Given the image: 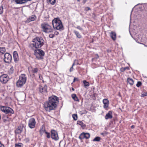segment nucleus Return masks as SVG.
<instances>
[{"instance_id": "de8ad7c7", "label": "nucleus", "mask_w": 147, "mask_h": 147, "mask_svg": "<svg viewBox=\"0 0 147 147\" xmlns=\"http://www.w3.org/2000/svg\"><path fill=\"white\" fill-rule=\"evenodd\" d=\"M59 34V32H58L55 31L54 32V34H55V35H58Z\"/></svg>"}, {"instance_id": "ddd939ff", "label": "nucleus", "mask_w": 147, "mask_h": 147, "mask_svg": "<svg viewBox=\"0 0 147 147\" xmlns=\"http://www.w3.org/2000/svg\"><path fill=\"white\" fill-rule=\"evenodd\" d=\"M47 86L45 85L44 86H39V90L41 93H45L47 92Z\"/></svg>"}, {"instance_id": "bb28decb", "label": "nucleus", "mask_w": 147, "mask_h": 147, "mask_svg": "<svg viewBox=\"0 0 147 147\" xmlns=\"http://www.w3.org/2000/svg\"><path fill=\"white\" fill-rule=\"evenodd\" d=\"M5 51V49L4 47H0V54H3Z\"/></svg>"}, {"instance_id": "f3484780", "label": "nucleus", "mask_w": 147, "mask_h": 147, "mask_svg": "<svg viewBox=\"0 0 147 147\" xmlns=\"http://www.w3.org/2000/svg\"><path fill=\"white\" fill-rule=\"evenodd\" d=\"M112 117V112L111 111H109L108 113L106 115L105 117V118L106 119H111Z\"/></svg>"}, {"instance_id": "393cba45", "label": "nucleus", "mask_w": 147, "mask_h": 147, "mask_svg": "<svg viewBox=\"0 0 147 147\" xmlns=\"http://www.w3.org/2000/svg\"><path fill=\"white\" fill-rule=\"evenodd\" d=\"M3 121L4 122L9 121V119L7 116H4L2 118Z\"/></svg>"}, {"instance_id": "6ab92c4d", "label": "nucleus", "mask_w": 147, "mask_h": 147, "mask_svg": "<svg viewBox=\"0 0 147 147\" xmlns=\"http://www.w3.org/2000/svg\"><path fill=\"white\" fill-rule=\"evenodd\" d=\"M112 39L114 40H115L116 39V34L115 32H111L110 33Z\"/></svg>"}, {"instance_id": "8fccbe9b", "label": "nucleus", "mask_w": 147, "mask_h": 147, "mask_svg": "<svg viewBox=\"0 0 147 147\" xmlns=\"http://www.w3.org/2000/svg\"><path fill=\"white\" fill-rule=\"evenodd\" d=\"M76 61V60H74V63H73V65H72V66H73L74 65H75V61Z\"/></svg>"}, {"instance_id": "09e8293b", "label": "nucleus", "mask_w": 147, "mask_h": 147, "mask_svg": "<svg viewBox=\"0 0 147 147\" xmlns=\"http://www.w3.org/2000/svg\"><path fill=\"white\" fill-rule=\"evenodd\" d=\"M0 147H4V145L1 144V142H0Z\"/></svg>"}, {"instance_id": "a878e982", "label": "nucleus", "mask_w": 147, "mask_h": 147, "mask_svg": "<svg viewBox=\"0 0 147 147\" xmlns=\"http://www.w3.org/2000/svg\"><path fill=\"white\" fill-rule=\"evenodd\" d=\"M79 138L81 140L85 138V133L83 132L81 133L79 137Z\"/></svg>"}, {"instance_id": "9b49d317", "label": "nucleus", "mask_w": 147, "mask_h": 147, "mask_svg": "<svg viewBox=\"0 0 147 147\" xmlns=\"http://www.w3.org/2000/svg\"><path fill=\"white\" fill-rule=\"evenodd\" d=\"M25 94L23 92H20L16 94V96L19 101H22L24 98Z\"/></svg>"}, {"instance_id": "20e7f679", "label": "nucleus", "mask_w": 147, "mask_h": 147, "mask_svg": "<svg viewBox=\"0 0 147 147\" xmlns=\"http://www.w3.org/2000/svg\"><path fill=\"white\" fill-rule=\"evenodd\" d=\"M19 80L16 83V86L18 87H22L26 82V77L25 74H22L19 77Z\"/></svg>"}, {"instance_id": "aec40b11", "label": "nucleus", "mask_w": 147, "mask_h": 147, "mask_svg": "<svg viewBox=\"0 0 147 147\" xmlns=\"http://www.w3.org/2000/svg\"><path fill=\"white\" fill-rule=\"evenodd\" d=\"M77 124L81 125L83 128H84L86 127V125L83 123L81 121H78L77 122Z\"/></svg>"}, {"instance_id": "4468645a", "label": "nucleus", "mask_w": 147, "mask_h": 147, "mask_svg": "<svg viewBox=\"0 0 147 147\" xmlns=\"http://www.w3.org/2000/svg\"><path fill=\"white\" fill-rule=\"evenodd\" d=\"M104 104L103 107L105 109H106L109 107V101L107 99H104L102 100Z\"/></svg>"}, {"instance_id": "7ed1b4c3", "label": "nucleus", "mask_w": 147, "mask_h": 147, "mask_svg": "<svg viewBox=\"0 0 147 147\" xmlns=\"http://www.w3.org/2000/svg\"><path fill=\"white\" fill-rule=\"evenodd\" d=\"M52 23L54 28L60 31L63 30V25L61 21L59 19H54L52 20Z\"/></svg>"}, {"instance_id": "4d7b16f0", "label": "nucleus", "mask_w": 147, "mask_h": 147, "mask_svg": "<svg viewBox=\"0 0 147 147\" xmlns=\"http://www.w3.org/2000/svg\"><path fill=\"white\" fill-rule=\"evenodd\" d=\"M72 90H74V88H72Z\"/></svg>"}, {"instance_id": "473e14b6", "label": "nucleus", "mask_w": 147, "mask_h": 147, "mask_svg": "<svg viewBox=\"0 0 147 147\" xmlns=\"http://www.w3.org/2000/svg\"><path fill=\"white\" fill-rule=\"evenodd\" d=\"M72 117L74 120H76L78 119V116L77 114H74L72 115Z\"/></svg>"}, {"instance_id": "5fc2aeb1", "label": "nucleus", "mask_w": 147, "mask_h": 147, "mask_svg": "<svg viewBox=\"0 0 147 147\" xmlns=\"http://www.w3.org/2000/svg\"><path fill=\"white\" fill-rule=\"evenodd\" d=\"M78 2H80V0H77Z\"/></svg>"}, {"instance_id": "864d4df0", "label": "nucleus", "mask_w": 147, "mask_h": 147, "mask_svg": "<svg viewBox=\"0 0 147 147\" xmlns=\"http://www.w3.org/2000/svg\"><path fill=\"white\" fill-rule=\"evenodd\" d=\"M83 3H85V1H83Z\"/></svg>"}, {"instance_id": "b1692460", "label": "nucleus", "mask_w": 147, "mask_h": 147, "mask_svg": "<svg viewBox=\"0 0 147 147\" xmlns=\"http://www.w3.org/2000/svg\"><path fill=\"white\" fill-rule=\"evenodd\" d=\"M71 97L72 98L76 101H79V100L78 99L77 97L75 94H73L71 95Z\"/></svg>"}, {"instance_id": "5701e85b", "label": "nucleus", "mask_w": 147, "mask_h": 147, "mask_svg": "<svg viewBox=\"0 0 147 147\" xmlns=\"http://www.w3.org/2000/svg\"><path fill=\"white\" fill-rule=\"evenodd\" d=\"M74 32L75 33L77 37L79 38H82V36L80 35L79 33L76 30H74Z\"/></svg>"}, {"instance_id": "3c124183", "label": "nucleus", "mask_w": 147, "mask_h": 147, "mask_svg": "<svg viewBox=\"0 0 147 147\" xmlns=\"http://www.w3.org/2000/svg\"><path fill=\"white\" fill-rule=\"evenodd\" d=\"M144 96H146L147 95V93H145L144 95L143 94Z\"/></svg>"}, {"instance_id": "e433bc0d", "label": "nucleus", "mask_w": 147, "mask_h": 147, "mask_svg": "<svg viewBox=\"0 0 147 147\" xmlns=\"http://www.w3.org/2000/svg\"><path fill=\"white\" fill-rule=\"evenodd\" d=\"M108 133L106 131H104L103 132L101 133L100 134L103 136H105V135L107 134Z\"/></svg>"}, {"instance_id": "4c0bfd02", "label": "nucleus", "mask_w": 147, "mask_h": 147, "mask_svg": "<svg viewBox=\"0 0 147 147\" xmlns=\"http://www.w3.org/2000/svg\"><path fill=\"white\" fill-rule=\"evenodd\" d=\"M45 134H47V138H50V135L49 133L45 131Z\"/></svg>"}, {"instance_id": "f257e3e1", "label": "nucleus", "mask_w": 147, "mask_h": 147, "mask_svg": "<svg viewBox=\"0 0 147 147\" xmlns=\"http://www.w3.org/2000/svg\"><path fill=\"white\" fill-rule=\"evenodd\" d=\"M59 102L58 98L55 96H53L49 97L48 101L45 102L44 104V107L45 110L48 112L55 110L57 107Z\"/></svg>"}, {"instance_id": "4be33fe9", "label": "nucleus", "mask_w": 147, "mask_h": 147, "mask_svg": "<svg viewBox=\"0 0 147 147\" xmlns=\"http://www.w3.org/2000/svg\"><path fill=\"white\" fill-rule=\"evenodd\" d=\"M127 82L128 83L131 85H132L134 83L133 79L130 78H128L127 79Z\"/></svg>"}, {"instance_id": "49530a36", "label": "nucleus", "mask_w": 147, "mask_h": 147, "mask_svg": "<svg viewBox=\"0 0 147 147\" xmlns=\"http://www.w3.org/2000/svg\"><path fill=\"white\" fill-rule=\"evenodd\" d=\"M78 79L77 78H74V79L73 82H75L76 81L78 80Z\"/></svg>"}, {"instance_id": "f03ea898", "label": "nucleus", "mask_w": 147, "mask_h": 147, "mask_svg": "<svg viewBox=\"0 0 147 147\" xmlns=\"http://www.w3.org/2000/svg\"><path fill=\"white\" fill-rule=\"evenodd\" d=\"M44 41L43 38L41 37H36L33 39L32 43L30 45L32 49L34 50L35 49H38L43 46Z\"/></svg>"}, {"instance_id": "6e6552de", "label": "nucleus", "mask_w": 147, "mask_h": 147, "mask_svg": "<svg viewBox=\"0 0 147 147\" xmlns=\"http://www.w3.org/2000/svg\"><path fill=\"white\" fill-rule=\"evenodd\" d=\"M9 80V78L7 74H3L0 76V81L3 83H6Z\"/></svg>"}, {"instance_id": "c756f323", "label": "nucleus", "mask_w": 147, "mask_h": 147, "mask_svg": "<svg viewBox=\"0 0 147 147\" xmlns=\"http://www.w3.org/2000/svg\"><path fill=\"white\" fill-rule=\"evenodd\" d=\"M15 147H23V144L21 143H18L15 144Z\"/></svg>"}, {"instance_id": "a211bd4d", "label": "nucleus", "mask_w": 147, "mask_h": 147, "mask_svg": "<svg viewBox=\"0 0 147 147\" xmlns=\"http://www.w3.org/2000/svg\"><path fill=\"white\" fill-rule=\"evenodd\" d=\"M13 57L14 61L15 62L17 61L19 59L18 55L17 52L16 51H14L13 52Z\"/></svg>"}, {"instance_id": "cd10ccee", "label": "nucleus", "mask_w": 147, "mask_h": 147, "mask_svg": "<svg viewBox=\"0 0 147 147\" xmlns=\"http://www.w3.org/2000/svg\"><path fill=\"white\" fill-rule=\"evenodd\" d=\"M45 131H46L45 129L42 126V128L40 129V134L42 135L44 132L45 133Z\"/></svg>"}, {"instance_id": "1a4fd4ad", "label": "nucleus", "mask_w": 147, "mask_h": 147, "mask_svg": "<svg viewBox=\"0 0 147 147\" xmlns=\"http://www.w3.org/2000/svg\"><path fill=\"white\" fill-rule=\"evenodd\" d=\"M4 61L6 63H9L12 60L11 55L8 53H5L4 55Z\"/></svg>"}, {"instance_id": "79ce46f5", "label": "nucleus", "mask_w": 147, "mask_h": 147, "mask_svg": "<svg viewBox=\"0 0 147 147\" xmlns=\"http://www.w3.org/2000/svg\"><path fill=\"white\" fill-rule=\"evenodd\" d=\"M76 28L82 31L83 30V29L82 28H81L80 26H78L76 27Z\"/></svg>"}, {"instance_id": "423d86ee", "label": "nucleus", "mask_w": 147, "mask_h": 147, "mask_svg": "<svg viewBox=\"0 0 147 147\" xmlns=\"http://www.w3.org/2000/svg\"><path fill=\"white\" fill-rule=\"evenodd\" d=\"M34 54L38 59H42L45 53L43 51L40 49H37L34 51Z\"/></svg>"}, {"instance_id": "603ef678", "label": "nucleus", "mask_w": 147, "mask_h": 147, "mask_svg": "<svg viewBox=\"0 0 147 147\" xmlns=\"http://www.w3.org/2000/svg\"><path fill=\"white\" fill-rule=\"evenodd\" d=\"M134 127V126L133 125H132L131 126V128H133Z\"/></svg>"}, {"instance_id": "2f4dec72", "label": "nucleus", "mask_w": 147, "mask_h": 147, "mask_svg": "<svg viewBox=\"0 0 147 147\" xmlns=\"http://www.w3.org/2000/svg\"><path fill=\"white\" fill-rule=\"evenodd\" d=\"M14 71V69L13 67H12L11 68H10L9 72V74H11L13 73Z\"/></svg>"}, {"instance_id": "9d476101", "label": "nucleus", "mask_w": 147, "mask_h": 147, "mask_svg": "<svg viewBox=\"0 0 147 147\" xmlns=\"http://www.w3.org/2000/svg\"><path fill=\"white\" fill-rule=\"evenodd\" d=\"M51 138L55 141H57L59 139L57 132L54 130H52L51 131Z\"/></svg>"}, {"instance_id": "39448f33", "label": "nucleus", "mask_w": 147, "mask_h": 147, "mask_svg": "<svg viewBox=\"0 0 147 147\" xmlns=\"http://www.w3.org/2000/svg\"><path fill=\"white\" fill-rule=\"evenodd\" d=\"M41 26L43 31L46 33L51 32L53 31V29L47 23H44L41 24Z\"/></svg>"}, {"instance_id": "72a5a7b5", "label": "nucleus", "mask_w": 147, "mask_h": 147, "mask_svg": "<svg viewBox=\"0 0 147 147\" xmlns=\"http://www.w3.org/2000/svg\"><path fill=\"white\" fill-rule=\"evenodd\" d=\"M100 140V138L99 137H95L93 140L94 141H99Z\"/></svg>"}, {"instance_id": "c85d7f7f", "label": "nucleus", "mask_w": 147, "mask_h": 147, "mask_svg": "<svg viewBox=\"0 0 147 147\" xmlns=\"http://www.w3.org/2000/svg\"><path fill=\"white\" fill-rule=\"evenodd\" d=\"M83 83L84 84V86L85 88H86L87 86H89L90 84L88 82H87L86 80H84Z\"/></svg>"}, {"instance_id": "0eeeda50", "label": "nucleus", "mask_w": 147, "mask_h": 147, "mask_svg": "<svg viewBox=\"0 0 147 147\" xmlns=\"http://www.w3.org/2000/svg\"><path fill=\"white\" fill-rule=\"evenodd\" d=\"M1 111L6 114H13L14 111L11 108L5 106H2L1 107Z\"/></svg>"}, {"instance_id": "58836bf2", "label": "nucleus", "mask_w": 147, "mask_h": 147, "mask_svg": "<svg viewBox=\"0 0 147 147\" xmlns=\"http://www.w3.org/2000/svg\"><path fill=\"white\" fill-rule=\"evenodd\" d=\"M3 12V8L2 6L0 7V14H1Z\"/></svg>"}, {"instance_id": "37998d69", "label": "nucleus", "mask_w": 147, "mask_h": 147, "mask_svg": "<svg viewBox=\"0 0 147 147\" xmlns=\"http://www.w3.org/2000/svg\"><path fill=\"white\" fill-rule=\"evenodd\" d=\"M39 79L40 80H42V82H43L44 81H43V80H42L43 77H42V76L41 75L39 74Z\"/></svg>"}, {"instance_id": "2eb2a0df", "label": "nucleus", "mask_w": 147, "mask_h": 147, "mask_svg": "<svg viewBox=\"0 0 147 147\" xmlns=\"http://www.w3.org/2000/svg\"><path fill=\"white\" fill-rule=\"evenodd\" d=\"M31 69L28 68L29 71L30 73L36 74L38 72V70L37 68H34L32 67H31Z\"/></svg>"}, {"instance_id": "6e6d98bb", "label": "nucleus", "mask_w": 147, "mask_h": 147, "mask_svg": "<svg viewBox=\"0 0 147 147\" xmlns=\"http://www.w3.org/2000/svg\"><path fill=\"white\" fill-rule=\"evenodd\" d=\"M97 55V56L98 58H99V56H98V55Z\"/></svg>"}, {"instance_id": "c03bdc74", "label": "nucleus", "mask_w": 147, "mask_h": 147, "mask_svg": "<svg viewBox=\"0 0 147 147\" xmlns=\"http://www.w3.org/2000/svg\"><path fill=\"white\" fill-rule=\"evenodd\" d=\"M90 9L89 7H85V10L86 11H87L90 10Z\"/></svg>"}, {"instance_id": "dca6fc26", "label": "nucleus", "mask_w": 147, "mask_h": 147, "mask_svg": "<svg viewBox=\"0 0 147 147\" xmlns=\"http://www.w3.org/2000/svg\"><path fill=\"white\" fill-rule=\"evenodd\" d=\"M23 126H18L15 130V132L16 134H19L21 133L23 130Z\"/></svg>"}, {"instance_id": "7c9ffc66", "label": "nucleus", "mask_w": 147, "mask_h": 147, "mask_svg": "<svg viewBox=\"0 0 147 147\" xmlns=\"http://www.w3.org/2000/svg\"><path fill=\"white\" fill-rule=\"evenodd\" d=\"M90 137V134L89 133H85V138L88 139Z\"/></svg>"}, {"instance_id": "f8f14e48", "label": "nucleus", "mask_w": 147, "mask_h": 147, "mask_svg": "<svg viewBox=\"0 0 147 147\" xmlns=\"http://www.w3.org/2000/svg\"><path fill=\"white\" fill-rule=\"evenodd\" d=\"M36 121L34 118H31L28 122V126L31 128H33L35 127Z\"/></svg>"}, {"instance_id": "c9c22d12", "label": "nucleus", "mask_w": 147, "mask_h": 147, "mask_svg": "<svg viewBox=\"0 0 147 147\" xmlns=\"http://www.w3.org/2000/svg\"><path fill=\"white\" fill-rule=\"evenodd\" d=\"M50 3L52 5H54L55 2V0H49Z\"/></svg>"}, {"instance_id": "412c9836", "label": "nucleus", "mask_w": 147, "mask_h": 147, "mask_svg": "<svg viewBox=\"0 0 147 147\" xmlns=\"http://www.w3.org/2000/svg\"><path fill=\"white\" fill-rule=\"evenodd\" d=\"M36 19V17L35 16L32 15L28 19L29 22L34 20Z\"/></svg>"}, {"instance_id": "a19ab883", "label": "nucleus", "mask_w": 147, "mask_h": 147, "mask_svg": "<svg viewBox=\"0 0 147 147\" xmlns=\"http://www.w3.org/2000/svg\"><path fill=\"white\" fill-rule=\"evenodd\" d=\"M55 35L54 34H51L49 35V37L50 38H53Z\"/></svg>"}, {"instance_id": "ea45409f", "label": "nucleus", "mask_w": 147, "mask_h": 147, "mask_svg": "<svg viewBox=\"0 0 147 147\" xmlns=\"http://www.w3.org/2000/svg\"><path fill=\"white\" fill-rule=\"evenodd\" d=\"M141 82L140 81H138L137 82L136 86L137 87H139L141 85Z\"/></svg>"}, {"instance_id": "f704fd0d", "label": "nucleus", "mask_w": 147, "mask_h": 147, "mask_svg": "<svg viewBox=\"0 0 147 147\" xmlns=\"http://www.w3.org/2000/svg\"><path fill=\"white\" fill-rule=\"evenodd\" d=\"M129 68L127 67H122L121 69V72H123L125 71V70L127 69H128Z\"/></svg>"}, {"instance_id": "a18cd8bd", "label": "nucleus", "mask_w": 147, "mask_h": 147, "mask_svg": "<svg viewBox=\"0 0 147 147\" xmlns=\"http://www.w3.org/2000/svg\"><path fill=\"white\" fill-rule=\"evenodd\" d=\"M73 66H72L70 69H69V71L70 72H72V71H73V69H74V68H73Z\"/></svg>"}]
</instances>
